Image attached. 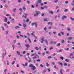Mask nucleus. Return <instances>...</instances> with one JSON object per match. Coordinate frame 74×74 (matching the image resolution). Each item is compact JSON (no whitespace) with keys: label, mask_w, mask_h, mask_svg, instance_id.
<instances>
[{"label":"nucleus","mask_w":74,"mask_h":74,"mask_svg":"<svg viewBox=\"0 0 74 74\" xmlns=\"http://www.w3.org/2000/svg\"><path fill=\"white\" fill-rule=\"evenodd\" d=\"M29 67H32L31 69L32 70H35L36 69V67L35 66L33 65L32 64H31L29 66Z\"/></svg>","instance_id":"nucleus-1"},{"label":"nucleus","mask_w":74,"mask_h":74,"mask_svg":"<svg viewBox=\"0 0 74 74\" xmlns=\"http://www.w3.org/2000/svg\"><path fill=\"white\" fill-rule=\"evenodd\" d=\"M27 13H25L24 14V15L23 16V18H24L25 19H26L27 17Z\"/></svg>","instance_id":"nucleus-2"},{"label":"nucleus","mask_w":74,"mask_h":74,"mask_svg":"<svg viewBox=\"0 0 74 74\" xmlns=\"http://www.w3.org/2000/svg\"><path fill=\"white\" fill-rule=\"evenodd\" d=\"M5 55H6V52H5V53H2V59H4V56H5Z\"/></svg>","instance_id":"nucleus-3"},{"label":"nucleus","mask_w":74,"mask_h":74,"mask_svg":"<svg viewBox=\"0 0 74 74\" xmlns=\"http://www.w3.org/2000/svg\"><path fill=\"white\" fill-rule=\"evenodd\" d=\"M58 64H59L60 65H61V67L63 66V63L62 62H58Z\"/></svg>","instance_id":"nucleus-4"},{"label":"nucleus","mask_w":74,"mask_h":74,"mask_svg":"<svg viewBox=\"0 0 74 74\" xmlns=\"http://www.w3.org/2000/svg\"><path fill=\"white\" fill-rule=\"evenodd\" d=\"M49 20V19L48 18H46L44 19V21H47V22H48Z\"/></svg>","instance_id":"nucleus-5"},{"label":"nucleus","mask_w":74,"mask_h":74,"mask_svg":"<svg viewBox=\"0 0 74 74\" xmlns=\"http://www.w3.org/2000/svg\"><path fill=\"white\" fill-rule=\"evenodd\" d=\"M23 27H24V29H26V25L25 23H23Z\"/></svg>","instance_id":"nucleus-6"},{"label":"nucleus","mask_w":74,"mask_h":74,"mask_svg":"<svg viewBox=\"0 0 74 74\" xmlns=\"http://www.w3.org/2000/svg\"><path fill=\"white\" fill-rule=\"evenodd\" d=\"M65 18H67V16H63L62 17V20H64V19H65Z\"/></svg>","instance_id":"nucleus-7"},{"label":"nucleus","mask_w":74,"mask_h":74,"mask_svg":"<svg viewBox=\"0 0 74 74\" xmlns=\"http://www.w3.org/2000/svg\"><path fill=\"white\" fill-rule=\"evenodd\" d=\"M52 22H49L47 24L48 25H51V26H52Z\"/></svg>","instance_id":"nucleus-8"},{"label":"nucleus","mask_w":74,"mask_h":74,"mask_svg":"<svg viewBox=\"0 0 74 74\" xmlns=\"http://www.w3.org/2000/svg\"><path fill=\"white\" fill-rule=\"evenodd\" d=\"M27 39L29 40V42L30 43H32V41H31V40L30 39V38H27Z\"/></svg>","instance_id":"nucleus-9"},{"label":"nucleus","mask_w":74,"mask_h":74,"mask_svg":"<svg viewBox=\"0 0 74 74\" xmlns=\"http://www.w3.org/2000/svg\"><path fill=\"white\" fill-rule=\"evenodd\" d=\"M23 10H24V11H25V10H26V7H25V5H24L23 6Z\"/></svg>","instance_id":"nucleus-10"},{"label":"nucleus","mask_w":74,"mask_h":74,"mask_svg":"<svg viewBox=\"0 0 74 74\" xmlns=\"http://www.w3.org/2000/svg\"><path fill=\"white\" fill-rule=\"evenodd\" d=\"M7 20H8V19L7 18L5 17L4 19V22H7Z\"/></svg>","instance_id":"nucleus-11"},{"label":"nucleus","mask_w":74,"mask_h":74,"mask_svg":"<svg viewBox=\"0 0 74 74\" xmlns=\"http://www.w3.org/2000/svg\"><path fill=\"white\" fill-rule=\"evenodd\" d=\"M25 47H30V46H29V45H25Z\"/></svg>","instance_id":"nucleus-12"},{"label":"nucleus","mask_w":74,"mask_h":74,"mask_svg":"<svg viewBox=\"0 0 74 74\" xmlns=\"http://www.w3.org/2000/svg\"><path fill=\"white\" fill-rule=\"evenodd\" d=\"M59 0H55L53 1L54 3H57L58 2V1Z\"/></svg>","instance_id":"nucleus-13"},{"label":"nucleus","mask_w":74,"mask_h":74,"mask_svg":"<svg viewBox=\"0 0 74 74\" xmlns=\"http://www.w3.org/2000/svg\"><path fill=\"white\" fill-rule=\"evenodd\" d=\"M15 29H17L18 28H20V27L19 26H16L15 27Z\"/></svg>","instance_id":"nucleus-14"},{"label":"nucleus","mask_w":74,"mask_h":74,"mask_svg":"<svg viewBox=\"0 0 74 74\" xmlns=\"http://www.w3.org/2000/svg\"><path fill=\"white\" fill-rule=\"evenodd\" d=\"M41 38V40L44 41H45V40H44V37H42Z\"/></svg>","instance_id":"nucleus-15"},{"label":"nucleus","mask_w":74,"mask_h":74,"mask_svg":"<svg viewBox=\"0 0 74 74\" xmlns=\"http://www.w3.org/2000/svg\"><path fill=\"white\" fill-rule=\"evenodd\" d=\"M70 19L71 21H74V18H73V17H70Z\"/></svg>","instance_id":"nucleus-16"},{"label":"nucleus","mask_w":74,"mask_h":74,"mask_svg":"<svg viewBox=\"0 0 74 74\" xmlns=\"http://www.w3.org/2000/svg\"><path fill=\"white\" fill-rule=\"evenodd\" d=\"M36 22H34L32 23L31 25L32 26H33L34 25H35V24L36 23Z\"/></svg>","instance_id":"nucleus-17"},{"label":"nucleus","mask_w":74,"mask_h":74,"mask_svg":"<svg viewBox=\"0 0 74 74\" xmlns=\"http://www.w3.org/2000/svg\"><path fill=\"white\" fill-rule=\"evenodd\" d=\"M35 12L38 15V14H39L40 13V12L38 11H36Z\"/></svg>","instance_id":"nucleus-18"},{"label":"nucleus","mask_w":74,"mask_h":74,"mask_svg":"<svg viewBox=\"0 0 74 74\" xmlns=\"http://www.w3.org/2000/svg\"><path fill=\"white\" fill-rule=\"evenodd\" d=\"M44 41H45L47 45H48V41H47V40L46 39L44 40Z\"/></svg>","instance_id":"nucleus-19"},{"label":"nucleus","mask_w":74,"mask_h":74,"mask_svg":"<svg viewBox=\"0 0 74 74\" xmlns=\"http://www.w3.org/2000/svg\"><path fill=\"white\" fill-rule=\"evenodd\" d=\"M32 58L33 59V60H34V59H36L37 58V57H36V56L33 57Z\"/></svg>","instance_id":"nucleus-20"},{"label":"nucleus","mask_w":74,"mask_h":74,"mask_svg":"<svg viewBox=\"0 0 74 74\" xmlns=\"http://www.w3.org/2000/svg\"><path fill=\"white\" fill-rule=\"evenodd\" d=\"M29 18H27V19L26 21V22H29Z\"/></svg>","instance_id":"nucleus-21"},{"label":"nucleus","mask_w":74,"mask_h":74,"mask_svg":"<svg viewBox=\"0 0 74 74\" xmlns=\"http://www.w3.org/2000/svg\"><path fill=\"white\" fill-rule=\"evenodd\" d=\"M17 54H18V56L20 55V52H19V51H17Z\"/></svg>","instance_id":"nucleus-22"},{"label":"nucleus","mask_w":74,"mask_h":74,"mask_svg":"<svg viewBox=\"0 0 74 74\" xmlns=\"http://www.w3.org/2000/svg\"><path fill=\"white\" fill-rule=\"evenodd\" d=\"M47 72V70H45L43 71L42 73L43 74H45V73Z\"/></svg>","instance_id":"nucleus-23"},{"label":"nucleus","mask_w":74,"mask_h":74,"mask_svg":"<svg viewBox=\"0 0 74 74\" xmlns=\"http://www.w3.org/2000/svg\"><path fill=\"white\" fill-rule=\"evenodd\" d=\"M28 62H29V63H32L33 62V61H32V60H28Z\"/></svg>","instance_id":"nucleus-24"},{"label":"nucleus","mask_w":74,"mask_h":74,"mask_svg":"<svg viewBox=\"0 0 74 74\" xmlns=\"http://www.w3.org/2000/svg\"><path fill=\"white\" fill-rule=\"evenodd\" d=\"M12 47H13V50L14 51V48H15V45H13L12 46Z\"/></svg>","instance_id":"nucleus-25"},{"label":"nucleus","mask_w":74,"mask_h":74,"mask_svg":"<svg viewBox=\"0 0 74 74\" xmlns=\"http://www.w3.org/2000/svg\"><path fill=\"white\" fill-rule=\"evenodd\" d=\"M67 40H72V37H69L67 39Z\"/></svg>","instance_id":"nucleus-26"},{"label":"nucleus","mask_w":74,"mask_h":74,"mask_svg":"<svg viewBox=\"0 0 74 74\" xmlns=\"http://www.w3.org/2000/svg\"><path fill=\"white\" fill-rule=\"evenodd\" d=\"M35 49H36V50L38 51V49H39V48L38 47H35Z\"/></svg>","instance_id":"nucleus-27"},{"label":"nucleus","mask_w":74,"mask_h":74,"mask_svg":"<svg viewBox=\"0 0 74 74\" xmlns=\"http://www.w3.org/2000/svg\"><path fill=\"white\" fill-rule=\"evenodd\" d=\"M63 70L62 69H61L60 70V73L61 74H63V72H62Z\"/></svg>","instance_id":"nucleus-28"},{"label":"nucleus","mask_w":74,"mask_h":74,"mask_svg":"<svg viewBox=\"0 0 74 74\" xmlns=\"http://www.w3.org/2000/svg\"><path fill=\"white\" fill-rule=\"evenodd\" d=\"M67 30H68V31H70V30H71V29H70V28L69 27H68L67 29Z\"/></svg>","instance_id":"nucleus-29"},{"label":"nucleus","mask_w":74,"mask_h":74,"mask_svg":"<svg viewBox=\"0 0 74 74\" xmlns=\"http://www.w3.org/2000/svg\"><path fill=\"white\" fill-rule=\"evenodd\" d=\"M52 58V57L51 56H49L47 57V59H51Z\"/></svg>","instance_id":"nucleus-30"},{"label":"nucleus","mask_w":74,"mask_h":74,"mask_svg":"<svg viewBox=\"0 0 74 74\" xmlns=\"http://www.w3.org/2000/svg\"><path fill=\"white\" fill-rule=\"evenodd\" d=\"M61 42L62 44H63V43H64V40H62Z\"/></svg>","instance_id":"nucleus-31"},{"label":"nucleus","mask_w":74,"mask_h":74,"mask_svg":"<svg viewBox=\"0 0 74 74\" xmlns=\"http://www.w3.org/2000/svg\"><path fill=\"white\" fill-rule=\"evenodd\" d=\"M65 61H66V62H69V60H68V59H66L65 60Z\"/></svg>","instance_id":"nucleus-32"},{"label":"nucleus","mask_w":74,"mask_h":74,"mask_svg":"<svg viewBox=\"0 0 74 74\" xmlns=\"http://www.w3.org/2000/svg\"><path fill=\"white\" fill-rule=\"evenodd\" d=\"M14 63H15V61H14L12 63V64L13 65V64H14Z\"/></svg>","instance_id":"nucleus-33"},{"label":"nucleus","mask_w":74,"mask_h":74,"mask_svg":"<svg viewBox=\"0 0 74 74\" xmlns=\"http://www.w3.org/2000/svg\"><path fill=\"white\" fill-rule=\"evenodd\" d=\"M60 43H58L56 45V46H60Z\"/></svg>","instance_id":"nucleus-34"},{"label":"nucleus","mask_w":74,"mask_h":74,"mask_svg":"<svg viewBox=\"0 0 74 74\" xmlns=\"http://www.w3.org/2000/svg\"><path fill=\"white\" fill-rule=\"evenodd\" d=\"M27 64H28V63L27 62H26V63L25 64V66H27Z\"/></svg>","instance_id":"nucleus-35"},{"label":"nucleus","mask_w":74,"mask_h":74,"mask_svg":"<svg viewBox=\"0 0 74 74\" xmlns=\"http://www.w3.org/2000/svg\"><path fill=\"white\" fill-rule=\"evenodd\" d=\"M46 66L47 67H49V64L48 62L46 63Z\"/></svg>","instance_id":"nucleus-36"},{"label":"nucleus","mask_w":74,"mask_h":74,"mask_svg":"<svg viewBox=\"0 0 74 74\" xmlns=\"http://www.w3.org/2000/svg\"><path fill=\"white\" fill-rule=\"evenodd\" d=\"M44 8H46V9H47V5H45L44 6Z\"/></svg>","instance_id":"nucleus-37"},{"label":"nucleus","mask_w":74,"mask_h":74,"mask_svg":"<svg viewBox=\"0 0 74 74\" xmlns=\"http://www.w3.org/2000/svg\"><path fill=\"white\" fill-rule=\"evenodd\" d=\"M21 72L22 73H25V71H23L22 70L21 71Z\"/></svg>","instance_id":"nucleus-38"},{"label":"nucleus","mask_w":74,"mask_h":74,"mask_svg":"<svg viewBox=\"0 0 74 74\" xmlns=\"http://www.w3.org/2000/svg\"><path fill=\"white\" fill-rule=\"evenodd\" d=\"M38 3H41V0H38Z\"/></svg>","instance_id":"nucleus-39"},{"label":"nucleus","mask_w":74,"mask_h":74,"mask_svg":"<svg viewBox=\"0 0 74 74\" xmlns=\"http://www.w3.org/2000/svg\"><path fill=\"white\" fill-rule=\"evenodd\" d=\"M47 70L49 72H50V71H51V69H50V68L48 69Z\"/></svg>","instance_id":"nucleus-40"},{"label":"nucleus","mask_w":74,"mask_h":74,"mask_svg":"<svg viewBox=\"0 0 74 74\" xmlns=\"http://www.w3.org/2000/svg\"><path fill=\"white\" fill-rule=\"evenodd\" d=\"M64 12H67L68 11V9H66L64 10Z\"/></svg>","instance_id":"nucleus-41"},{"label":"nucleus","mask_w":74,"mask_h":74,"mask_svg":"<svg viewBox=\"0 0 74 74\" xmlns=\"http://www.w3.org/2000/svg\"><path fill=\"white\" fill-rule=\"evenodd\" d=\"M20 36L21 37H23L24 36L23 35H21V34H19Z\"/></svg>","instance_id":"nucleus-42"},{"label":"nucleus","mask_w":74,"mask_h":74,"mask_svg":"<svg viewBox=\"0 0 74 74\" xmlns=\"http://www.w3.org/2000/svg\"><path fill=\"white\" fill-rule=\"evenodd\" d=\"M58 36L60 37L62 35L60 34V33L58 34Z\"/></svg>","instance_id":"nucleus-43"},{"label":"nucleus","mask_w":74,"mask_h":74,"mask_svg":"<svg viewBox=\"0 0 74 74\" xmlns=\"http://www.w3.org/2000/svg\"><path fill=\"white\" fill-rule=\"evenodd\" d=\"M73 55H74V54H73V53H71L70 54V56H73Z\"/></svg>","instance_id":"nucleus-44"},{"label":"nucleus","mask_w":74,"mask_h":74,"mask_svg":"<svg viewBox=\"0 0 74 74\" xmlns=\"http://www.w3.org/2000/svg\"><path fill=\"white\" fill-rule=\"evenodd\" d=\"M64 65L65 66H66L67 65V63H65L64 64Z\"/></svg>","instance_id":"nucleus-45"},{"label":"nucleus","mask_w":74,"mask_h":74,"mask_svg":"<svg viewBox=\"0 0 74 74\" xmlns=\"http://www.w3.org/2000/svg\"><path fill=\"white\" fill-rule=\"evenodd\" d=\"M27 34H28V36H29L31 35V34H30L28 33H27Z\"/></svg>","instance_id":"nucleus-46"},{"label":"nucleus","mask_w":74,"mask_h":74,"mask_svg":"<svg viewBox=\"0 0 74 74\" xmlns=\"http://www.w3.org/2000/svg\"><path fill=\"white\" fill-rule=\"evenodd\" d=\"M1 27L2 28V30L3 31H4V30H5V29H4V27H3V26H1Z\"/></svg>","instance_id":"nucleus-47"},{"label":"nucleus","mask_w":74,"mask_h":74,"mask_svg":"<svg viewBox=\"0 0 74 74\" xmlns=\"http://www.w3.org/2000/svg\"><path fill=\"white\" fill-rule=\"evenodd\" d=\"M16 8H14V9H13V11H14V12H16V11H16Z\"/></svg>","instance_id":"nucleus-48"},{"label":"nucleus","mask_w":74,"mask_h":74,"mask_svg":"<svg viewBox=\"0 0 74 74\" xmlns=\"http://www.w3.org/2000/svg\"><path fill=\"white\" fill-rule=\"evenodd\" d=\"M60 59H61L62 60H63L64 58L63 57H62V56L60 57Z\"/></svg>","instance_id":"nucleus-49"},{"label":"nucleus","mask_w":74,"mask_h":74,"mask_svg":"<svg viewBox=\"0 0 74 74\" xmlns=\"http://www.w3.org/2000/svg\"><path fill=\"white\" fill-rule=\"evenodd\" d=\"M53 47H50L49 48L50 50H51V49H53Z\"/></svg>","instance_id":"nucleus-50"},{"label":"nucleus","mask_w":74,"mask_h":74,"mask_svg":"<svg viewBox=\"0 0 74 74\" xmlns=\"http://www.w3.org/2000/svg\"><path fill=\"white\" fill-rule=\"evenodd\" d=\"M34 56H38V55H37L36 53H35L34 54Z\"/></svg>","instance_id":"nucleus-51"},{"label":"nucleus","mask_w":74,"mask_h":74,"mask_svg":"<svg viewBox=\"0 0 74 74\" xmlns=\"http://www.w3.org/2000/svg\"><path fill=\"white\" fill-rule=\"evenodd\" d=\"M16 37L17 39H19V36L18 35L16 36Z\"/></svg>","instance_id":"nucleus-52"},{"label":"nucleus","mask_w":74,"mask_h":74,"mask_svg":"<svg viewBox=\"0 0 74 74\" xmlns=\"http://www.w3.org/2000/svg\"><path fill=\"white\" fill-rule=\"evenodd\" d=\"M49 12V13H51V14H53V12H52V11H51Z\"/></svg>","instance_id":"nucleus-53"},{"label":"nucleus","mask_w":74,"mask_h":74,"mask_svg":"<svg viewBox=\"0 0 74 74\" xmlns=\"http://www.w3.org/2000/svg\"><path fill=\"white\" fill-rule=\"evenodd\" d=\"M41 10H44V7H41L40 8Z\"/></svg>","instance_id":"nucleus-54"},{"label":"nucleus","mask_w":74,"mask_h":74,"mask_svg":"<svg viewBox=\"0 0 74 74\" xmlns=\"http://www.w3.org/2000/svg\"><path fill=\"white\" fill-rule=\"evenodd\" d=\"M35 25L36 26V27H37V23H36Z\"/></svg>","instance_id":"nucleus-55"},{"label":"nucleus","mask_w":74,"mask_h":74,"mask_svg":"<svg viewBox=\"0 0 74 74\" xmlns=\"http://www.w3.org/2000/svg\"><path fill=\"white\" fill-rule=\"evenodd\" d=\"M60 33L62 34V35H64V32H60Z\"/></svg>","instance_id":"nucleus-56"},{"label":"nucleus","mask_w":74,"mask_h":74,"mask_svg":"<svg viewBox=\"0 0 74 74\" xmlns=\"http://www.w3.org/2000/svg\"><path fill=\"white\" fill-rule=\"evenodd\" d=\"M51 44H53V42L52 41H51L50 42Z\"/></svg>","instance_id":"nucleus-57"},{"label":"nucleus","mask_w":74,"mask_h":74,"mask_svg":"<svg viewBox=\"0 0 74 74\" xmlns=\"http://www.w3.org/2000/svg\"><path fill=\"white\" fill-rule=\"evenodd\" d=\"M65 4H68V1H66L65 2Z\"/></svg>","instance_id":"nucleus-58"},{"label":"nucleus","mask_w":74,"mask_h":74,"mask_svg":"<svg viewBox=\"0 0 74 74\" xmlns=\"http://www.w3.org/2000/svg\"><path fill=\"white\" fill-rule=\"evenodd\" d=\"M4 24L5 25V26H7L8 25H7V24H6L5 23H4Z\"/></svg>","instance_id":"nucleus-59"},{"label":"nucleus","mask_w":74,"mask_h":74,"mask_svg":"<svg viewBox=\"0 0 74 74\" xmlns=\"http://www.w3.org/2000/svg\"><path fill=\"white\" fill-rule=\"evenodd\" d=\"M5 8H7V7H8V6L7 5H5Z\"/></svg>","instance_id":"nucleus-60"},{"label":"nucleus","mask_w":74,"mask_h":74,"mask_svg":"<svg viewBox=\"0 0 74 74\" xmlns=\"http://www.w3.org/2000/svg\"><path fill=\"white\" fill-rule=\"evenodd\" d=\"M38 15L37 14H35L34 15V16H37V15Z\"/></svg>","instance_id":"nucleus-61"},{"label":"nucleus","mask_w":74,"mask_h":74,"mask_svg":"<svg viewBox=\"0 0 74 74\" xmlns=\"http://www.w3.org/2000/svg\"><path fill=\"white\" fill-rule=\"evenodd\" d=\"M5 73L7 72V69H5L4 70Z\"/></svg>","instance_id":"nucleus-62"},{"label":"nucleus","mask_w":74,"mask_h":74,"mask_svg":"<svg viewBox=\"0 0 74 74\" xmlns=\"http://www.w3.org/2000/svg\"><path fill=\"white\" fill-rule=\"evenodd\" d=\"M17 45H20V46H21V43L20 42H18L17 43Z\"/></svg>","instance_id":"nucleus-63"},{"label":"nucleus","mask_w":74,"mask_h":74,"mask_svg":"<svg viewBox=\"0 0 74 74\" xmlns=\"http://www.w3.org/2000/svg\"><path fill=\"white\" fill-rule=\"evenodd\" d=\"M32 8H34V6L33 5H32Z\"/></svg>","instance_id":"nucleus-64"}]
</instances>
